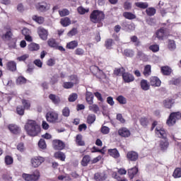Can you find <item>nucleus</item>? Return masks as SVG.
<instances>
[{
  "label": "nucleus",
  "mask_w": 181,
  "mask_h": 181,
  "mask_svg": "<svg viewBox=\"0 0 181 181\" xmlns=\"http://www.w3.org/2000/svg\"><path fill=\"white\" fill-rule=\"evenodd\" d=\"M24 129L29 136H37L40 134V126L35 120H28L24 126Z\"/></svg>",
  "instance_id": "1"
},
{
  "label": "nucleus",
  "mask_w": 181,
  "mask_h": 181,
  "mask_svg": "<svg viewBox=\"0 0 181 181\" xmlns=\"http://www.w3.org/2000/svg\"><path fill=\"white\" fill-rule=\"evenodd\" d=\"M46 119L50 124H57L62 122V119L59 118V113L54 111H49L46 114Z\"/></svg>",
  "instance_id": "2"
},
{
  "label": "nucleus",
  "mask_w": 181,
  "mask_h": 181,
  "mask_svg": "<svg viewBox=\"0 0 181 181\" xmlns=\"http://www.w3.org/2000/svg\"><path fill=\"white\" fill-rule=\"evenodd\" d=\"M105 15L103 11H100L98 10L93 11L90 16L91 22H93V23H98V22H100V21H103L104 19Z\"/></svg>",
  "instance_id": "3"
},
{
  "label": "nucleus",
  "mask_w": 181,
  "mask_h": 181,
  "mask_svg": "<svg viewBox=\"0 0 181 181\" xmlns=\"http://www.w3.org/2000/svg\"><path fill=\"white\" fill-rule=\"evenodd\" d=\"M155 134L158 138H161V139L164 138H167L168 134L166 133V130L163 128V125L157 126L155 129Z\"/></svg>",
  "instance_id": "4"
},
{
  "label": "nucleus",
  "mask_w": 181,
  "mask_h": 181,
  "mask_svg": "<svg viewBox=\"0 0 181 181\" xmlns=\"http://www.w3.org/2000/svg\"><path fill=\"white\" fill-rule=\"evenodd\" d=\"M33 168H39L45 162V158L42 156H35L30 160Z\"/></svg>",
  "instance_id": "5"
},
{
  "label": "nucleus",
  "mask_w": 181,
  "mask_h": 181,
  "mask_svg": "<svg viewBox=\"0 0 181 181\" xmlns=\"http://www.w3.org/2000/svg\"><path fill=\"white\" fill-rule=\"evenodd\" d=\"M37 34L42 40H47V36H49V31L45 29L43 27L37 28Z\"/></svg>",
  "instance_id": "6"
},
{
  "label": "nucleus",
  "mask_w": 181,
  "mask_h": 181,
  "mask_svg": "<svg viewBox=\"0 0 181 181\" xmlns=\"http://www.w3.org/2000/svg\"><path fill=\"white\" fill-rule=\"evenodd\" d=\"M35 6L36 9L40 11V12H46V11L50 9V4H47V3H38Z\"/></svg>",
  "instance_id": "7"
},
{
  "label": "nucleus",
  "mask_w": 181,
  "mask_h": 181,
  "mask_svg": "<svg viewBox=\"0 0 181 181\" xmlns=\"http://www.w3.org/2000/svg\"><path fill=\"white\" fill-rule=\"evenodd\" d=\"M53 148L57 151H62L64 149V143L60 140H54L52 141Z\"/></svg>",
  "instance_id": "8"
},
{
  "label": "nucleus",
  "mask_w": 181,
  "mask_h": 181,
  "mask_svg": "<svg viewBox=\"0 0 181 181\" xmlns=\"http://www.w3.org/2000/svg\"><path fill=\"white\" fill-rule=\"evenodd\" d=\"M118 134L123 138L131 136V132L127 127H122L118 130Z\"/></svg>",
  "instance_id": "9"
},
{
  "label": "nucleus",
  "mask_w": 181,
  "mask_h": 181,
  "mask_svg": "<svg viewBox=\"0 0 181 181\" xmlns=\"http://www.w3.org/2000/svg\"><path fill=\"white\" fill-rule=\"evenodd\" d=\"M159 146L161 151H166L169 148V141L167 137L160 140Z\"/></svg>",
  "instance_id": "10"
},
{
  "label": "nucleus",
  "mask_w": 181,
  "mask_h": 181,
  "mask_svg": "<svg viewBox=\"0 0 181 181\" xmlns=\"http://www.w3.org/2000/svg\"><path fill=\"white\" fill-rule=\"evenodd\" d=\"M127 159H129V160L135 162L138 160V158H139V155L136 151H129L127 154Z\"/></svg>",
  "instance_id": "11"
},
{
  "label": "nucleus",
  "mask_w": 181,
  "mask_h": 181,
  "mask_svg": "<svg viewBox=\"0 0 181 181\" xmlns=\"http://www.w3.org/2000/svg\"><path fill=\"white\" fill-rule=\"evenodd\" d=\"M160 84H162V82L159 78L156 76H151L150 78V86L153 87H160Z\"/></svg>",
  "instance_id": "12"
},
{
  "label": "nucleus",
  "mask_w": 181,
  "mask_h": 181,
  "mask_svg": "<svg viewBox=\"0 0 181 181\" xmlns=\"http://www.w3.org/2000/svg\"><path fill=\"white\" fill-rule=\"evenodd\" d=\"M156 35L158 39L162 40H163V37H166V36H168L169 33H168V31H166V30L160 28L158 31L156 32Z\"/></svg>",
  "instance_id": "13"
},
{
  "label": "nucleus",
  "mask_w": 181,
  "mask_h": 181,
  "mask_svg": "<svg viewBox=\"0 0 181 181\" xmlns=\"http://www.w3.org/2000/svg\"><path fill=\"white\" fill-rule=\"evenodd\" d=\"M122 78L124 83H132V81L135 80V78L132 76V74L128 72H124V74H123Z\"/></svg>",
  "instance_id": "14"
},
{
  "label": "nucleus",
  "mask_w": 181,
  "mask_h": 181,
  "mask_svg": "<svg viewBox=\"0 0 181 181\" xmlns=\"http://www.w3.org/2000/svg\"><path fill=\"white\" fill-rule=\"evenodd\" d=\"M8 129L12 134H19V132H21V127H18L16 124H8Z\"/></svg>",
  "instance_id": "15"
},
{
  "label": "nucleus",
  "mask_w": 181,
  "mask_h": 181,
  "mask_svg": "<svg viewBox=\"0 0 181 181\" xmlns=\"http://www.w3.org/2000/svg\"><path fill=\"white\" fill-rule=\"evenodd\" d=\"M163 104L165 108H172V106L175 104V100L173 98H167L163 101Z\"/></svg>",
  "instance_id": "16"
},
{
  "label": "nucleus",
  "mask_w": 181,
  "mask_h": 181,
  "mask_svg": "<svg viewBox=\"0 0 181 181\" xmlns=\"http://www.w3.org/2000/svg\"><path fill=\"white\" fill-rule=\"evenodd\" d=\"M77 46H78V42L77 40H73L69 42H67L66 47L69 50H74V49H76Z\"/></svg>",
  "instance_id": "17"
},
{
  "label": "nucleus",
  "mask_w": 181,
  "mask_h": 181,
  "mask_svg": "<svg viewBox=\"0 0 181 181\" xmlns=\"http://www.w3.org/2000/svg\"><path fill=\"white\" fill-rule=\"evenodd\" d=\"M49 100H51L52 103L55 105H59L60 104V98L54 94H50L49 95Z\"/></svg>",
  "instance_id": "18"
},
{
  "label": "nucleus",
  "mask_w": 181,
  "mask_h": 181,
  "mask_svg": "<svg viewBox=\"0 0 181 181\" xmlns=\"http://www.w3.org/2000/svg\"><path fill=\"white\" fill-rule=\"evenodd\" d=\"M141 88L144 90V91H148L149 88H151V86L148 83V81L145 79H142L140 82Z\"/></svg>",
  "instance_id": "19"
},
{
  "label": "nucleus",
  "mask_w": 181,
  "mask_h": 181,
  "mask_svg": "<svg viewBox=\"0 0 181 181\" xmlns=\"http://www.w3.org/2000/svg\"><path fill=\"white\" fill-rule=\"evenodd\" d=\"M31 181H37L40 179V172L35 170L32 174H30Z\"/></svg>",
  "instance_id": "20"
},
{
  "label": "nucleus",
  "mask_w": 181,
  "mask_h": 181,
  "mask_svg": "<svg viewBox=\"0 0 181 181\" xmlns=\"http://www.w3.org/2000/svg\"><path fill=\"white\" fill-rule=\"evenodd\" d=\"M28 50H30V52H37V50H39V49H40V45H39V44L33 42L30 43L28 46Z\"/></svg>",
  "instance_id": "21"
},
{
  "label": "nucleus",
  "mask_w": 181,
  "mask_h": 181,
  "mask_svg": "<svg viewBox=\"0 0 181 181\" xmlns=\"http://www.w3.org/2000/svg\"><path fill=\"white\" fill-rule=\"evenodd\" d=\"M108 153L112 156V158H115V159H117V158H119V152H118V150H117V148L109 149Z\"/></svg>",
  "instance_id": "22"
},
{
  "label": "nucleus",
  "mask_w": 181,
  "mask_h": 181,
  "mask_svg": "<svg viewBox=\"0 0 181 181\" xmlns=\"http://www.w3.org/2000/svg\"><path fill=\"white\" fill-rule=\"evenodd\" d=\"M122 26L127 32H131L135 30V24L134 23L128 24L127 23H123Z\"/></svg>",
  "instance_id": "23"
},
{
  "label": "nucleus",
  "mask_w": 181,
  "mask_h": 181,
  "mask_svg": "<svg viewBox=\"0 0 181 181\" xmlns=\"http://www.w3.org/2000/svg\"><path fill=\"white\" fill-rule=\"evenodd\" d=\"M60 23L64 28H66V26L71 25V21L69 17H65L61 19Z\"/></svg>",
  "instance_id": "24"
},
{
  "label": "nucleus",
  "mask_w": 181,
  "mask_h": 181,
  "mask_svg": "<svg viewBox=\"0 0 181 181\" xmlns=\"http://www.w3.org/2000/svg\"><path fill=\"white\" fill-rule=\"evenodd\" d=\"M93 99H94V95H93V93L87 91L86 95V100L87 103L89 105L93 104L94 103Z\"/></svg>",
  "instance_id": "25"
},
{
  "label": "nucleus",
  "mask_w": 181,
  "mask_h": 181,
  "mask_svg": "<svg viewBox=\"0 0 181 181\" xmlns=\"http://www.w3.org/2000/svg\"><path fill=\"white\" fill-rule=\"evenodd\" d=\"M89 111H92V112H94L95 114H97V112H100V107H98L96 104H91L88 107Z\"/></svg>",
  "instance_id": "26"
},
{
  "label": "nucleus",
  "mask_w": 181,
  "mask_h": 181,
  "mask_svg": "<svg viewBox=\"0 0 181 181\" xmlns=\"http://www.w3.org/2000/svg\"><path fill=\"white\" fill-rule=\"evenodd\" d=\"M161 72L165 76H169L172 73V69H170L169 66H162Z\"/></svg>",
  "instance_id": "27"
},
{
  "label": "nucleus",
  "mask_w": 181,
  "mask_h": 181,
  "mask_svg": "<svg viewBox=\"0 0 181 181\" xmlns=\"http://www.w3.org/2000/svg\"><path fill=\"white\" fill-rule=\"evenodd\" d=\"M137 173H138V168L136 167L131 168L128 170V175L130 179H134V175H136Z\"/></svg>",
  "instance_id": "28"
},
{
  "label": "nucleus",
  "mask_w": 181,
  "mask_h": 181,
  "mask_svg": "<svg viewBox=\"0 0 181 181\" xmlns=\"http://www.w3.org/2000/svg\"><path fill=\"white\" fill-rule=\"evenodd\" d=\"M33 21H35L37 23H39V25H42L43 22H45V18L42 16H33L32 17Z\"/></svg>",
  "instance_id": "29"
},
{
  "label": "nucleus",
  "mask_w": 181,
  "mask_h": 181,
  "mask_svg": "<svg viewBox=\"0 0 181 181\" xmlns=\"http://www.w3.org/2000/svg\"><path fill=\"white\" fill-rule=\"evenodd\" d=\"M124 54L127 56V57H134V56H135V52L131 49H126L124 51Z\"/></svg>",
  "instance_id": "30"
},
{
  "label": "nucleus",
  "mask_w": 181,
  "mask_h": 181,
  "mask_svg": "<svg viewBox=\"0 0 181 181\" xmlns=\"http://www.w3.org/2000/svg\"><path fill=\"white\" fill-rule=\"evenodd\" d=\"M6 30V33L4 35H3V39L5 40H9L11 37L12 36V32H11V28L7 27L5 28Z\"/></svg>",
  "instance_id": "31"
},
{
  "label": "nucleus",
  "mask_w": 181,
  "mask_h": 181,
  "mask_svg": "<svg viewBox=\"0 0 181 181\" xmlns=\"http://www.w3.org/2000/svg\"><path fill=\"white\" fill-rule=\"evenodd\" d=\"M90 160H91V158L90 157V156H83L81 163L82 166H87V165L90 163Z\"/></svg>",
  "instance_id": "32"
},
{
  "label": "nucleus",
  "mask_w": 181,
  "mask_h": 181,
  "mask_svg": "<svg viewBox=\"0 0 181 181\" xmlns=\"http://www.w3.org/2000/svg\"><path fill=\"white\" fill-rule=\"evenodd\" d=\"M54 156L57 159H59L60 160L64 161L66 159V155H64L62 152L58 151L54 153Z\"/></svg>",
  "instance_id": "33"
},
{
  "label": "nucleus",
  "mask_w": 181,
  "mask_h": 181,
  "mask_svg": "<svg viewBox=\"0 0 181 181\" xmlns=\"http://www.w3.org/2000/svg\"><path fill=\"white\" fill-rule=\"evenodd\" d=\"M123 16L126 19H129V20L135 19V18H136V16H135V14H134L131 12H124V13H123Z\"/></svg>",
  "instance_id": "34"
},
{
  "label": "nucleus",
  "mask_w": 181,
  "mask_h": 181,
  "mask_svg": "<svg viewBox=\"0 0 181 181\" xmlns=\"http://www.w3.org/2000/svg\"><path fill=\"white\" fill-rule=\"evenodd\" d=\"M130 40L134 43V46H141V41H139L138 37L133 35L130 37Z\"/></svg>",
  "instance_id": "35"
},
{
  "label": "nucleus",
  "mask_w": 181,
  "mask_h": 181,
  "mask_svg": "<svg viewBox=\"0 0 181 181\" xmlns=\"http://www.w3.org/2000/svg\"><path fill=\"white\" fill-rule=\"evenodd\" d=\"M7 67L11 71H15L16 70V63L15 62H9L7 64Z\"/></svg>",
  "instance_id": "36"
},
{
  "label": "nucleus",
  "mask_w": 181,
  "mask_h": 181,
  "mask_svg": "<svg viewBox=\"0 0 181 181\" xmlns=\"http://www.w3.org/2000/svg\"><path fill=\"white\" fill-rule=\"evenodd\" d=\"M87 122L90 125H91V124H94V122H95V115L94 114L88 115L87 117Z\"/></svg>",
  "instance_id": "37"
},
{
  "label": "nucleus",
  "mask_w": 181,
  "mask_h": 181,
  "mask_svg": "<svg viewBox=\"0 0 181 181\" xmlns=\"http://www.w3.org/2000/svg\"><path fill=\"white\" fill-rule=\"evenodd\" d=\"M173 177H175V179L181 177V168H175L173 173Z\"/></svg>",
  "instance_id": "38"
},
{
  "label": "nucleus",
  "mask_w": 181,
  "mask_h": 181,
  "mask_svg": "<svg viewBox=\"0 0 181 181\" xmlns=\"http://www.w3.org/2000/svg\"><path fill=\"white\" fill-rule=\"evenodd\" d=\"M151 65H146L144 67V75L146 77H148V76H151Z\"/></svg>",
  "instance_id": "39"
},
{
  "label": "nucleus",
  "mask_w": 181,
  "mask_h": 181,
  "mask_svg": "<svg viewBox=\"0 0 181 181\" xmlns=\"http://www.w3.org/2000/svg\"><path fill=\"white\" fill-rule=\"evenodd\" d=\"M38 146L40 149H46L47 148V145L46 144V141L45 139H41L38 142Z\"/></svg>",
  "instance_id": "40"
},
{
  "label": "nucleus",
  "mask_w": 181,
  "mask_h": 181,
  "mask_svg": "<svg viewBox=\"0 0 181 181\" xmlns=\"http://www.w3.org/2000/svg\"><path fill=\"white\" fill-rule=\"evenodd\" d=\"M124 73L125 69L124 68L116 69L114 71V74H115V76H124Z\"/></svg>",
  "instance_id": "41"
},
{
  "label": "nucleus",
  "mask_w": 181,
  "mask_h": 181,
  "mask_svg": "<svg viewBox=\"0 0 181 181\" xmlns=\"http://www.w3.org/2000/svg\"><path fill=\"white\" fill-rule=\"evenodd\" d=\"M135 5L137 8H141V9H146L148 6V3L146 2H136L135 3Z\"/></svg>",
  "instance_id": "42"
},
{
  "label": "nucleus",
  "mask_w": 181,
  "mask_h": 181,
  "mask_svg": "<svg viewBox=\"0 0 181 181\" xmlns=\"http://www.w3.org/2000/svg\"><path fill=\"white\" fill-rule=\"evenodd\" d=\"M47 45L49 47H57V43L56 42V40L53 38H50L47 40Z\"/></svg>",
  "instance_id": "43"
},
{
  "label": "nucleus",
  "mask_w": 181,
  "mask_h": 181,
  "mask_svg": "<svg viewBox=\"0 0 181 181\" xmlns=\"http://www.w3.org/2000/svg\"><path fill=\"white\" fill-rule=\"evenodd\" d=\"M76 144L79 145L80 146H84L85 143L83 141V136L78 134L76 136Z\"/></svg>",
  "instance_id": "44"
},
{
  "label": "nucleus",
  "mask_w": 181,
  "mask_h": 181,
  "mask_svg": "<svg viewBox=\"0 0 181 181\" xmlns=\"http://www.w3.org/2000/svg\"><path fill=\"white\" fill-rule=\"evenodd\" d=\"M117 101H118L119 104H122L123 105L127 104V98L122 95H119L117 98Z\"/></svg>",
  "instance_id": "45"
},
{
  "label": "nucleus",
  "mask_w": 181,
  "mask_h": 181,
  "mask_svg": "<svg viewBox=\"0 0 181 181\" xmlns=\"http://www.w3.org/2000/svg\"><path fill=\"white\" fill-rule=\"evenodd\" d=\"M6 165H12L13 163V158H12L11 156H6L4 158Z\"/></svg>",
  "instance_id": "46"
},
{
  "label": "nucleus",
  "mask_w": 181,
  "mask_h": 181,
  "mask_svg": "<svg viewBox=\"0 0 181 181\" xmlns=\"http://www.w3.org/2000/svg\"><path fill=\"white\" fill-rule=\"evenodd\" d=\"M146 13L148 16H153L156 13V10L154 8H148L146 9Z\"/></svg>",
  "instance_id": "47"
},
{
  "label": "nucleus",
  "mask_w": 181,
  "mask_h": 181,
  "mask_svg": "<svg viewBox=\"0 0 181 181\" xmlns=\"http://www.w3.org/2000/svg\"><path fill=\"white\" fill-rule=\"evenodd\" d=\"M168 49L170 50H175L176 49V43L173 40L168 41Z\"/></svg>",
  "instance_id": "48"
},
{
  "label": "nucleus",
  "mask_w": 181,
  "mask_h": 181,
  "mask_svg": "<svg viewBox=\"0 0 181 181\" xmlns=\"http://www.w3.org/2000/svg\"><path fill=\"white\" fill-rule=\"evenodd\" d=\"M59 13L60 15V16H67L68 15L70 14V11H69V10H67L66 8H64L62 10H60L59 11Z\"/></svg>",
  "instance_id": "49"
},
{
  "label": "nucleus",
  "mask_w": 181,
  "mask_h": 181,
  "mask_svg": "<svg viewBox=\"0 0 181 181\" xmlns=\"http://www.w3.org/2000/svg\"><path fill=\"white\" fill-rule=\"evenodd\" d=\"M90 10L88 8L86 9L83 6H80L78 8V12L80 15H84V13H88Z\"/></svg>",
  "instance_id": "50"
},
{
  "label": "nucleus",
  "mask_w": 181,
  "mask_h": 181,
  "mask_svg": "<svg viewBox=\"0 0 181 181\" xmlns=\"http://www.w3.org/2000/svg\"><path fill=\"white\" fill-rule=\"evenodd\" d=\"M27 59H29V54H25L17 57L18 62H25V60H27Z\"/></svg>",
  "instance_id": "51"
},
{
  "label": "nucleus",
  "mask_w": 181,
  "mask_h": 181,
  "mask_svg": "<svg viewBox=\"0 0 181 181\" xmlns=\"http://www.w3.org/2000/svg\"><path fill=\"white\" fill-rule=\"evenodd\" d=\"M140 124L142 125V127H146L148 124H149V121H148L146 117H141L140 119Z\"/></svg>",
  "instance_id": "52"
},
{
  "label": "nucleus",
  "mask_w": 181,
  "mask_h": 181,
  "mask_svg": "<svg viewBox=\"0 0 181 181\" xmlns=\"http://www.w3.org/2000/svg\"><path fill=\"white\" fill-rule=\"evenodd\" d=\"M101 132L103 134V135H108L110 134V129L107 126H103L101 127Z\"/></svg>",
  "instance_id": "53"
},
{
  "label": "nucleus",
  "mask_w": 181,
  "mask_h": 181,
  "mask_svg": "<svg viewBox=\"0 0 181 181\" xmlns=\"http://www.w3.org/2000/svg\"><path fill=\"white\" fill-rule=\"evenodd\" d=\"M77 29L73 28L67 33V36H69V37H73V36H76V35H77Z\"/></svg>",
  "instance_id": "54"
},
{
  "label": "nucleus",
  "mask_w": 181,
  "mask_h": 181,
  "mask_svg": "<svg viewBox=\"0 0 181 181\" xmlns=\"http://www.w3.org/2000/svg\"><path fill=\"white\" fill-rule=\"evenodd\" d=\"M150 50L153 52V53H156V52H159V45H152L149 47Z\"/></svg>",
  "instance_id": "55"
},
{
  "label": "nucleus",
  "mask_w": 181,
  "mask_h": 181,
  "mask_svg": "<svg viewBox=\"0 0 181 181\" xmlns=\"http://www.w3.org/2000/svg\"><path fill=\"white\" fill-rule=\"evenodd\" d=\"M77 93H72L69 97V101H70V103H74V101H76V100H77Z\"/></svg>",
  "instance_id": "56"
},
{
  "label": "nucleus",
  "mask_w": 181,
  "mask_h": 181,
  "mask_svg": "<svg viewBox=\"0 0 181 181\" xmlns=\"http://www.w3.org/2000/svg\"><path fill=\"white\" fill-rule=\"evenodd\" d=\"M16 111L18 115H23L25 114V108H23L22 106H18Z\"/></svg>",
  "instance_id": "57"
},
{
  "label": "nucleus",
  "mask_w": 181,
  "mask_h": 181,
  "mask_svg": "<svg viewBox=\"0 0 181 181\" xmlns=\"http://www.w3.org/2000/svg\"><path fill=\"white\" fill-rule=\"evenodd\" d=\"M106 101L107 104L110 105V107H113V105L115 104V102L114 101V98L111 96L107 97Z\"/></svg>",
  "instance_id": "58"
},
{
  "label": "nucleus",
  "mask_w": 181,
  "mask_h": 181,
  "mask_svg": "<svg viewBox=\"0 0 181 181\" xmlns=\"http://www.w3.org/2000/svg\"><path fill=\"white\" fill-rule=\"evenodd\" d=\"M74 86V84H73V83L71 82H64L63 83L64 88H66V89L72 88Z\"/></svg>",
  "instance_id": "59"
},
{
  "label": "nucleus",
  "mask_w": 181,
  "mask_h": 181,
  "mask_svg": "<svg viewBox=\"0 0 181 181\" xmlns=\"http://www.w3.org/2000/svg\"><path fill=\"white\" fill-rule=\"evenodd\" d=\"M16 83L17 84H25V83H26V78H25V77L20 76L17 78Z\"/></svg>",
  "instance_id": "60"
},
{
  "label": "nucleus",
  "mask_w": 181,
  "mask_h": 181,
  "mask_svg": "<svg viewBox=\"0 0 181 181\" xmlns=\"http://www.w3.org/2000/svg\"><path fill=\"white\" fill-rule=\"evenodd\" d=\"M62 115L64 117H69L70 116V109L69 107H65L62 110Z\"/></svg>",
  "instance_id": "61"
},
{
  "label": "nucleus",
  "mask_w": 181,
  "mask_h": 181,
  "mask_svg": "<svg viewBox=\"0 0 181 181\" xmlns=\"http://www.w3.org/2000/svg\"><path fill=\"white\" fill-rule=\"evenodd\" d=\"M69 80L71 83H73V84H77L78 83V79L77 78L76 76L72 75L69 77Z\"/></svg>",
  "instance_id": "62"
},
{
  "label": "nucleus",
  "mask_w": 181,
  "mask_h": 181,
  "mask_svg": "<svg viewBox=\"0 0 181 181\" xmlns=\"http://www.w3.org/2000/svg\"><path fill=\"white\" fill-rule=\"evenodd\" d=\"M112 47V40L109 39L105 41V47L107 49H111Z\"/></svg>",
  "instance_id": "63"
},
{
  "label": "nucleus",
  "mask_w": 181,
  "mask_h": 181,
  "mask_svg": "<svg viewBox=\"0 0 181 181\" xmlns=\"http://www.w3.org/2000/svg\"><path fill=\"white\" fill-rule=\"evenodd\" d=\"M22 177L25 181H32V179H31V177H30V174L23 173L22 175Z\"/></svg>",
  "instance_id": "64"
}]
</instances>
